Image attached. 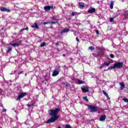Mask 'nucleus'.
Instances as JSON below:
<instances>
[{"mask_svg": "<svg viewBox=\"0 0 128 128\" xmlns=\"http://www.w3.org/2000/svg\"><path fill=\"white\" fill-rule=\"evenodd\" d=\"M60 112V110L58 108H56L54 110H49L48 112L52 118L46 121V124H52V122H54L56 120H58L60 116H58V114Z\"/></svg>", "mask_w": 128, "mask_h": 128, "instance_id": "nucleus-1", "label": "nucleus"}, {"mask_svg": "<svg viewBox=\"0 0 128 128\" xmlns=\"http://www.w3.org/2000/svg\"><path fill=\"white\" fill-rule=\"evenodd\" d=\"M88 110L90 112H96L98 110V106H94L92 105L87 104Z\"/></svg>", "mask_w": 128, "mask_h": 128, "instance_id": "nucleus-2", "label": "nucleus"}, {"mask_svg": "<svg viewBox=\"0 0 128 128\" xmlns=\"http://www.w3.org/2000/svg\"><path fill=\"white\" fill-rule=\"evenodd\" d=\"M124 66V63L121 62H118L114 63L112 66V68H122Z\"/></svg>", "mask_w": 128, "mask_h": 128, "instance_id": "nucleus-3", "label": "nucleus"}, {"mask_svg": "<svg viewBox=\"0 0 128 128\" xmlns=\"http://www.w3.org/2000/svg\"><path fill=\"white\" fill-rule=\"evenodd\" d=\"M94 56H96L97 58H98V56L100 58H102L104 56V54L103 52H98V54H96L94 53L93 54Z\"/></svg>", "mask_w": 128, "mask_h": 128, "instance_id": "nucleus-4", "label": "nucleus"}, {"mask_svg": "<svg viewBox=\"0 0 128 128\" xmlns=\"http://www.w3.org/2000/svg\"><path fill=\"white\" fill-rule=\"evenodd\" d=\"M26 96V92H23L20 93L18 98H16V100H20L21 98H24Z\"/></svg>", "mask_w": 128, "mask_h": 128, "instance_id": "nucleus-5", "label": "nucleus"}, {"mask_svg": "<svg viewBox=\"0 0 128 128\" xmlns=\"http://www.w3.org/2000/svg\"><path fill=\"white\" fill-rule=\"evenodd\" d=\"M50 8L52 10H53L54 6H45L44 7V10L45 12H49V10H50Z\"/></svg>", "mask_w": 128, "mask_h": 128, "instance_id": "nucleus-6", "label": "nucleus"}, {"mask_svg": "<svg viewBox=\"0 0 128 128\" xmlns=\"http://www.w3.org/2000/svg\"><path fill=\"white\" fill-rule=\"evenodd\" d=\"M81 90L82 91L84 92H88V88L86 86H84L83 87L81 88Z\"/></svg>", "mask_w": 128, "mask_h": 128, "instance_id": "nucleus-7", "label": "nucleus"}, {"mask_svg": "<svg viewBox=\"0 0 128 128\" xmlns=\"http://www.w3.org/2000/svg\"><path fill=\"white\" fill-rule=\"evenodd\" d=\"M0 11L1 12H10V10L6 8V7H3L0 8Z\"/></svg>", "mask_w": 128, "mask_h": 128, "instance_id": "nucleus-8", "label": "nucleus"}, {"mask_svg": "<svg viewBox=\"0 0 128 128\" xmlns=\"http://www.w3.org/2000/svg\"><path fill=\"white\" fill-rule=\"evenodd\" d=\"M120 90H124V88H125V86H124V82H120Z\"/></svg>", "mask_w": 128, "mask_h": 128, "instance_id": "nucleus-9", "label": "nucleus"}, {"mask_svg": "<svg viewBox=\"0 0 128 128\" xmlns=\"http://www.w3.org/2000/svg\"><path fill=\"white\" fill-rule=\"evenodd\" d=\"M106 118V115L102 116L100 118L99 120H100V122H104V120H105Z\"/></svg>", "mask_w": 128, "mask_h": 128, "instance_id": "nucleus-10", "label": "nucleus"}, {"mask_svg": "<svg viewBox=\"0 0 128 128\" xmlns=\"http://www.w3.org/2000/svg\"><path fill=\"white\" fill-rule=\"evenodd\" d=\"M58 74H60V72L58 71V70H55L52 73V76H58Z\"/></svg>", "mask_w": 128, "mask_h": 128, "instance_id": "nucleus-11", "label": "nucleus"}, {"mask_svg": "<svg viewBox=\"0 0 128 128\" xmlns=\"http://www.w3.org/2000/svg\"><path fill=\"white\" fill-rule=\"evenodd\" d=\"M96 12V8H92L88 10V12H89V14H92L93 12Z\"/></svg>", "mask_w": 128, "mask_h": 128, "instance_id": "nucleus-12", "label": "nucleus"}, {"mask_svg": "<svg viewBox=\"0 0 128 128\" xmlns=\"http://www.w3.org/2000/svg\"><path fill=\"white\" fill-rule=\"evenodd\" d=\"M31 28H37V30H39L40 28H38V24L36 23H34V25H32L31 26Z\"/></svg>", "mask_w": 128, "mask_h": 128, "instance_id": "nucleus-13", "label": "nucleus"}, {"mask_svg": "<svg viewBox=\"0 0 128 128\" xmlns=\"http://www.w3.org/2000/svg\"><path fill=\"white\" fill-rule=\"evenodd\" d=\"M78 84H84V82L82 80H80L78 79L77 80Z\"/></svg>", "mask_w": 128, "mask_h": 128, "instance_id": "nucleus-14", "label": "nucleus"}, {"mask_svg": "<svg viewBox=\"0 0 128 128\" xmlns=\"http://www.w3.org/2000/svg\"><path fill=\"white\" fill-rule=\"evenodd\" d=\"M70 32V29L68 28H64V29L61 32L62 33H64V32Z\"/></svg>", "mask_w": 128, "mask_h": 128, "instance_id": "nucleus-15", "label": "nucleus"}, {"mask_svg": "<svg viewBox=\"0 0 128 128\" xmlns=\"http://www.w3.org/2000/svg\"><path fill=\"white\" fill-rule=\"evenodd\" d=\"M103 94L104 96H106L108 100H110V97L108 96V93H106V91L103 90Z\"/></svg>", "mask_w": 128, "mask_h": 128, "instance_id": "nucleus-16", "label": "nucleus"}, {"mask_svg": "<svg viewBox=\"0 0 128 128\" xmlns=\"http://www.w3.org/2000/svg\"><path fill=\"white\" fill-rule=\"evenodd\" d=\"M62 84H64L66 86L68 87V86H70V83H68L67 82H62Z\"/></svg>", "mask_w": 128, "mask_h": 128, "instance_id": "nucleus-17", "label": "nucleus"}, {"mask_svg": "<svg viewBox=\"0 0 128 128\" xmlns=\"http://www.w3.org/2000/svg\"><path fill=\"white\" fill-rule=\"evenodd\" d=\"M10 44L14 48H16V46H20V44L18 43L11 44Z\"/></svg>", "mask_w": 128, "mask_h": 128, "instance_id": "nucleus-18", "label": "nucleus"}, {"mask_svg": "<svg viewBox=\"0 0 128 128\" xmlns=\"http://www.w3.org/2000/svg\"><path fill=\"white\" fill-rule=\"evenodd\" d=\"M79 6H80V8H84V4L82 2H79Z\"/></svg>", "mask_w": 128, "mask_h": 128, "instance_id": "nucleus-19", "label": "nucleus"}, {"mask_svg": "<svg viewBox=\"0 0 128 128\" xmlns=\"http://www.w3.org/2000/svg\"><path fill=\"white\" fill-rule=\"evenodd\" d=\"M114 2H110V8H111V10H112L114 8Z\"/></svg>", "mask_w": 128, "mask_h": 128, "instance_id": "nucleus-20", "label": "nucleus"}, {"mask_svg": "<svg viewBox=\"0 0 128 128\" xmlns=\"http://www.w3.org/2000/svg\"><path fill=\"white\" fill-rule=\"evenodd\" d=\"M110 64V62H104V66H108Z\"/></svg>", "mask_w": 128, "mask_h": 128, "instance_id": "nucleus-21", "label": "nucleus"}, {"mask_svg": "<svg viewBox=\"0 0 128 128\" xmlns=\"http://www.w3.org/2000/svg\"><path fill=\"white\" fill-rule=\"evenodd\" d=\"M12 47H8V50L6 52H12Z\"/></svg>", "mask_w": 128, "mask_h": 128, "instance_id": "nucleus-22", "label": "nucleus"}, {"mask_svg": "<svg viewBox=\"0 0 128 128\" xmlns=\"http://www.w3.org/2000/svg\"><path fill=\"white\" fill-rule=\"evenodd\" d=\"M22 30H28V28L26 27V28H22L20 30V32H22Z\"/></svg>", "mask_w": 128, "mask_h": 128, "instance_id": "nucleus-23", "label": "nucleus"}, {"mask_svg": "<svg viewBox=\"0 0 128 128\" xmlns=\"http://www.w3.org/2000/svg\"><path fill=\"white\" fill-rule=\"evenodd\" d=\"M72 80H73V82H77L78 81V79H76V78H75L74 77H72Z\"/></svg>", "mask_w": 128, "mask_h": 128, "instance_id": "nucleus-24", "label": "nucleus"}, {"mask_svg": "<svg viewBox=\"0 0 128 128\" xmlns=\"http://www.w3.org/2000/svg\"><path fill=\"white\" fill-rule=\"evenodd\" d=\"M83 100H86V102H88V97L86 96L83 97Z\"/></svg>", "mask_w": 128, "mask_h": 128, "instance_id": "nucleus-25", "label": "nucleus"}, {"mask_svg": "<svg viewBox=\"0 0 128 128\" xmlns=\"http://www.w3.org/2000/svg\"><path fill=\"white\" fill-rule=\"evenodd\" d=\"M46 43L44 42L40 46L41 48H44V46H46Z\"/></svg>", "mask_w": 128, "mask_h": 128, "instance_id": "nucleus-26", "label": "nucleus"}, {"mask_svg": "<svg viewBox=\"0 0 128 128\" xmlns=\"http://www.w3.org/2000/svg\"><path fill=\"white\" fill-rule=\"evenodd\" d=\"M110 56L111 58H114V55L112 54H110Z\"/></svg>", "mask_w": 128, "mask_h": 128, "instance_id": "nucleus-27", "label": "nucleus"}, {"mask_svg": "<svg viewBox=\"0 0 128 128\" xmlns=\"http://www.w3.org/2000/svg\"><path fill=\"white\" fill-rule=\"evenodd\" d=\"M58 21L50 22V24H58Z\"/></svg>", "mask_w": 128, "mask_h": 128, "instance_id": "nucleus-28", "label": "nucleus"}, {"mask_svg": "<svg viewBox=\"0 0 128 128\" xmlns=\"http://www.w3.org/2000/svg\"><path fill=\"white\" fill-rule=\"evenodd\" d=\"M66 128H72L70 125V124H66L65 126Z\"/></svg>", "mask_w": 128, "mask_h": 128, "instance_id": "nucleus-29", "label": "nucleus"}, {"mask_svg": "<svg viewBox=\"0 0 128 128\" xmlns=\"http://www.w3.org/2000/svg\"><path fill=\"white\" fill-rule=\"evenodd\" d=\"M89 49H90V50H94V47L90 46L89 47Z\"/></svg>", "mask_w": 128, "mask_h": 128, "instance_id": "nucleus-30", "label": "nucleus"}, {"mask_svg": "<svg viewBox=\"0 0 128 128\" xmlns=\"http://www.w3.org/2000/svg\"><path fill=\"white\" fill-rule=\"evenodd\" d=\"M123 100H124V102H128V98H124Z\"/></svg>", "mask_w": 128, "mask_h": 128, "instance_id": "nucleus-31", "label": "nucleus"}, {"mask_svg": "<svg viewBox=\"0 0 128 128\" xmlns=\"http://www.w3.org/2000/svg\"><path fill=\"white\" fill-rule=\"evenodd\" d=\"M76 12H72L71 14V16H74L76 15Z\"/></svg>", "mask_w": 128, "mask_h": 128, "instance_id": "nucleus-32", "label": "nucleus"}, {"mask_svg": "<svg viewBox=\"0 0 128 128\" xmlns=\"http://www.w3.org/2000/svg\"><path fill=\"white\" fill-rule=\"evenodd\" d=\"M114 20V18H110V22H112Z\"/></svg>", "mask_w": 128, "mask_h": 128, "instance_id": "nucleus-33", "label": "nucleus"}, {"mask_svg": "<svg viewBox=\"0 0 128 128\" xmlns=\"http://www.w3.org/2000/svg\"><path fill=\"white\" fill-rule=\"evenodd\" d=\"M50 24V22H44L43 23L44 24Z\"/></svg>", "mask_w": 128, "mask_h": 128, "instance_id": "nucleus-34", "label": "nucleus"}, {"mask_svg": "<svg viewBox=\"0 0 128 128\" xmlns=\"http://www.w3.org/2000/svg\"><path fill=\"white\" fill-rule=\"evenodd\" d=\"M27 106L28 108H30V106H32V104H28Z\"/></svg>", "mask_w": 128, "mask_h": 128, "instance_id": "nucleus-35", "label": "nucleus"}, {"mask_svg": "<svg viewBox=\"0 0 128 128\" xmlns=\"http://www.w3.org/2000/svg\"><path fill=\"white\" fill-rule=\"evenodd\" d=\"M76 40L78 42H80V39L78 37L76 38Z\"/></svg>", "mask_w": 128, "mask_h": 128, "instance_id": "nucleus-36", "label": "nucleus"}, {"mask_svg": "<svg viewBox=\"0 0 128 128\" xmlns=\"http://www.w3.org/2000/svg\"><path fill=\"white\" fill-rule=\"evenodd\" d=\"M6 112V109H5V108H4V109H3L2 110V112Z\"/></svg>", "mask_w": 128, "mask_h": 128, "instance_id": "nucleus-37", "label": "nucleus"}, {"mask_svg": "<svg viewBox=\"0 0 128 128\" xmlns=\"http://www.w3.org/2000/svg\"><path fill=\"white\" fill-rule=\"evenodd\" d=\"M96 33L97 34H100V32H98V30H97L96 31Z\"/></svg>", "mask_w": 128, "mask_h": 128, "instance_id": "nucleus-38", "label": "nucleus"}, {"mask_svg": "<svg viewBox=\"0 0 128 128\" xmlns=\"http://www.w3.org/2000/svg\"><path fill=\"white\" fill-rule=\"evenodd\" d=\"M22 72H24V71H21L18 73V74H22Z\"/></svg>", "mask_w": 128, "mask_h": 128, "instance_id": "nucleus-39", "label": "nucleus"}, {"mask_svg": "<svg viewBox=\"0 0 128 128\" xmlns=\"http://www.w3.org/2000/svg\"><path fill=\"white\" fill-rule=\"evenodd\" d=\"M0 106L4 108V105L0 103Z\"/></svg>", "mask_w": 128, "mask_h": 128, "instance_id": "nucleus-40", "label": "nucleus"}, {"mask_svg": "<svg viewBox=\"0 0 128 128\" xmlns=\"http://www.w3.org/2000/svg\"><path fill=\"white\" fill-rule=\"evenodd\" d=\"M52 20H54L58 21V20H56L54 17H53Z\"/></svg>", "mask_w": 128, "mask_h": 128, "instance_id": "nucleus-41", "label": "nucleus"}, {"mask_svg": "<svg viewBox=\"0 0 128 128\" xmlns=\"http://www.w3.org/2000/svg\"><path fill=\"white\" fill-rule=\"evenodd\" d=\"M58 42H56V46H58Z\"/></svg>", "mask_w": 128, "mask_h": 128, "instance_id": "nucleus-42", "label": "nucleus"}, {"mask_svg": "<svg viewBox=\"0 0 128 128\" xmlns=\"http://www.w3.org/2000/svg\"><path fill=\"white\" fill-rule=\"evenodd\" d=\"M67 20H72V18H68Z\"/></svg>", "mask_w": 128, "mask_h": 128, "instance_id": "nucleus-43", "label": "nucleus"}, {"mask_svg": "<svg viewBox=\"0 0 128 128\" xmlns=\"http://www.w3.org/2000/svg\"><path fill=\"white\" fill-rule=\"evenodd\" d=\"M126 12H128V11H126V12H125L126 14H126Z\"/></svg>", "mask_w": 128, "mask_h": 128, "instance_id": "nucleus-44", "label": "nucleus"}, {"mask_svg": "<svg viewBox=\"0 0 128 128\" xmlns=\"http://www.w3.org/2000/svg\"><path fill=\"white\" fill-rule=\"evenodd\" d=\"M63 56H66V54H63Z\"/></svg>", "mask_w": 128, "mask_h": 128, "instance_id": "nucleus-45", "label": "nucleus"}, {"mask_svg": "<svg viewBox=\"0 0 128 128\" xmlns=\"http://www.w3.org/2000/svg\"><path fill=\"white\" fill-rule=\"evenodd\" d=\"M58 128H61L60 126H58Z\"/></svg>", "mask_w": 128, "mask_h": 128, "instance_id": "nucleus-46", "label": "nucleus"}, {"mask_svg": "<svg viewBox=\"0 0 128 128\" xmlns=\"http://www.w3.org/2000/svg\"><path fill=\"white\" fill-rule=\"evenodd\" d=\"M100 68H102V67L100 66Z\"/></svg>", "mask_w": 128, "mask_h": 128, "instance_id": "nucleus-47", "label": "nucleus"}, {"mask_svg": "<svg viewBox=\"0 0 128 128\" xmlns=\"http://www.w3.org/2000/svg\"><path fill=\"white\" fill-rule=\"evenodd\" d=\"M74 36H76V32L74 33Z\"/></svg>", "mask_w": 128, "mask_h": 128, "instance_id": "nucleus-48", "label": "nucleus"}]
</instances>
